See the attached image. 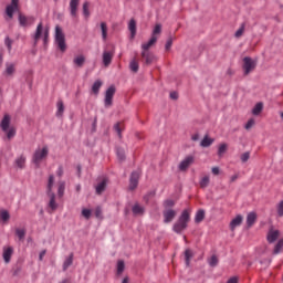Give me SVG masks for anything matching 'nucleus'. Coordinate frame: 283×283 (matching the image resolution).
I'll use <instances>...</instances> for the list:
<instances>
[{"mask_svg":"<svg viewBox=\"0 0 283 283\" xmlns=\"http://www.w3.org/2000/svg\"><path fill=\"white\" fill-rule=\"evenodd\" d=\"M191 220V212L189 209H186L181 212L178 220L172 226V231L175 233H182L189 224V221Z\"/></svg>","mask_w":283,"mask_h":283,"instance_id":"nucleus-1","label":"nucleus"},{"mask_svg":"<svg viewBox=\"0 0 283 283\" xmlns=\"http://www.w3.org/2000/svg\"><path fill=\"white\" fill-rule=\"evenodd\" d=\"M10 115H4L0 123V127L3 134H6L8 140H12V138L17 136V128H14V126H10Z\"/></svg>","mask_w":283,"mask_h":283,"instance_id":"nucleus-2","label":"nucleus"},{"mask_svg":"<svg viewBox=\"0 0 283 283\" xmlns=\"http://www.w3.org/2000/svg\"><path fill=\"white\" fill-rule=\"evenodd\" d=\"M49 154H50V148H48V146H43L42 148H36L32 159L34 165L39 167V165H41V163H43V160L48 158Z\"/></svg>","mask_w":283,"mask_h":283,"instance_id":"nucleus-3","label":"nucleus"},{"mask_svg":"<svg viewBox=\"0 0 283 283\" xmlns=\"http://www.w3.org/2000/svg\"><path fill=\"white\" fill-rule=\"evenodd\" d=\"M55 43L61 52L67 50V45L65 44V33H63V29L59 25L55 27Z\"/></svg>","mask_w":283,"mask_h":283,"instance_id":"nucleus-4","label":"nucleus"},{"mask_svg":"<svg viewBox=\"0 0 283 283\" xmlns=\"http://www.w3.org/2000/svg\"><path fill=\"white\" fill-rule=\"evenodd\" d=\"M255 67H258V62H255V60H253V59H251L249 56H245L243 59L242 69H243L244 76H249V74L251 72H253V70H255Z\"/></svg>","mask_w":283,"mask_h":283,"instance_id":"nucleus-5","label":"nucleus"},{"mask_svg":"<svg viewBox=\"0 0 283 283\" xmlns=\"http://www.w3.org/2000/svg\"><path fill=\"white\" fill-rule=\"evenodd\" d=\"M18 21L21 25V28H28L30 25H34V17L32 15H23V13H19Z\"/></svg>","mask_w":283,"mask_h":283,"instance_id":"nucleus-6","label":"nucleus"},{"mask_svg":"<svg viewBox=\"0 0 283 283\" xmlns=\"http://www.w3.org/2000/svg\"><path fill=\"white\" fill-rule=\"evenodd\" d=\"M163 216H164V223L169 224L174 222V219L176 218V216H178V212L174 209L167 208V209H164Z\"/></svg>","mask_w":283,"mask_h":283,"instance_id":"nucleus-7","label":"nucleus"},{"mask_svg":"<svg viewBox=\"0 0 283 283\" xmlns=\"http://www.w3.org/2000/svg\"><path fill=\"white\" fill-rule=\"evenodd\" d=\"M19 10V0H11V3L6 8V14L8 19H13L14 12Z\"/></svg>","mask_w":283,"mask_h":283,"instance_id":"nucleus-8","label":"nucleus"},{"mask_svg":"<svg viewBox=\"0 0 283 283\" xmlns=\"http://www.w3.org/2000/svg\"><path fill=\"white\" fill-rule=\"evenodd\" d=\"M116 94V87L109 86L105 93V107H112L114 95Z\"/></svg>","mask_w":283,"mask_h":283,"instance_id":"nucleus-9","label":"nucleus"},{"mask_svg":"<svg viewBox=\"0 0 283 283\" xmlns=\"http://www.w3.org/2000/svg\"><path fill=\"white\" fill-rule=\"evenodd\" d=\"M142 61L145 65H151L154 61H156V55L151 53V51H142Z\"/></svg>","mask_w":283,"mask_h":283,"instance_id":"nucleus-10","label":"nucleus"},{"mask_svg":"<svg viewBox=\"0 0 283 283\" xmlns=\"http://www.w3.org/2000/svg\"><path fill=\"white\" fill-rule=\"evenodd\" d=\"M43 34H45V31H43V22H40L35 29V32L33 33L34 45H36L39 41L43 39Z\"/></svg>","mask_w":283,"mask_h":283,"instance_id":"nucleus-11","label":"nucleus"},{"mask_svg":"<svg viewBox=\"0 0 283 283\" xmlns=\"http://www.w3.org/2000/svg\"><path fill=\"white\" fill-rule=\"evenodd\" d=\"M3 76H14L17 73V63L7 62L4 65Z\"/></svg>","mask_w":283,"mask_h":283,"instance_id":"nucleus-12","label":"nucleus"},{"mask_svg":"<svg viewBox=\"0 0 283 283\" xmlns=\"http://www.w3.org/2000/svg\"><path fill=\"white\" fill-rule=\"evenodd\" d=\"M193 156L186 157L180 164H179V170L180 171H187L191 165H193Z\"/></svg>","mask_w":283,"mask_h":283,"instance_id":"nucleus-13","label":"nucleus"},{"mask_svg":"<svg viewBox=\"0 0 283 283\" xmlns=\"http://www.w3.org/2000/svg\"><path fill=\"white\" fill-rule=\"evenodd\" d=\"M114 59V52L112 51H104L102 55V61L105 67H109L112 65V61Z\"/></svg>","mask_w":283,"mask_h":283,"instance_id":"nucleus-14","label":"nucleus"},{"mask_svg":"<svg viewBox=\"0 0 283 283\" xmlns=\"http://www.w3.org/2000/svg\"><path fill=\"white\" fill-rule=\"evenodd\" d=\"M49 196V209L50 213L56 211L59 209V203H56V195L54 192L48 193Z\"/></svg>","mask_w":283,"mask_h":283,"instance_id":"nucleus-15","label":"nucleus"},{"mask_svg":"<svg viewBox=\"0 0 283 283\" xmlns=\"http://www.w3.org/2000/svg\"><path fill=\"white\" fill-rule=\"evenodd\" d=\"M140 178V174L138 171H134L130 176V184H129V189L130 191H134L136 187H138V180Z\"/></svg>","mask_w":283,"mask_h":283,"instance_id":"nucleus-16","label":"nucleus"},{"mask_svg":"<svg viewBox=\"0 0 283 283\" xmlns=\"http://www.w3.org/2000/svg\"><path fill=\"white\" fill-rule=\"evenodd\" d=\"M13 253H14V249L12 247L3 248L2 258L6 262V264H10V260H11Z\"/></svg>","mask_w":283,"mask_h":283,"instance_id":"nucleus-17","label":"nucleus"},{"mask_svg":"<svg viewBox=\"0 0 283 283\" xmlns=\"http://www.w3.org/2000/svg\"><path fill=\"white\" fill-rule=\"evenodd\" d=\"M81 3V0H70V12L71 17H76L78 12V4Z\"/></svg>","mask_w":283,"mask_h":283,"instance_id":"nucleus-18","label":"nucleus"},{"mask_svg":"<svg viewBox=\"0 0 283 283\" xmlns=\"http://www.w3.org/2000/svg\"><path fill=\"white\" fill-rule=\"evenodd\" d=\"M157 41H158V36L156 35L151 36L148 42L142 44V51L149 52V49L153 45H156Z\"/></svg>","mask_w":283,"mask_h":283,"instance_id":"nucleus-19","label":"nucleus"},{"mask_svg":"<svg viewBox=\"0 0 283 283\" xmlns=\"http://www.w3.org/2000/svg\"><path fill=\"white\" fill-rule=\"evenodd\" d=\"M243 220H244V218L241 214H238L234 219L231 220L230 230L235 231V228L240 227V224H242Z\"/></svg>","mask_w":283,"mask_h":283,"instance_id":"nucleus-20","label":"nucleus"},{"mask_svg":"<svg viewBox=\"0 0 283 283\" xmlns=\"http://www.w3.org/2000/svg\"><path fill=\"white\" fill-rule=\"evenodd\" d=\"M280 238V231L271 229L268 233V242L273 243Z\"/></svg>","mask_w":283,"mask_h":283,"instance_id":"nucleus-21","label":"nucleus"},{"mask_svg":"<svg viewBox=\"0 0 283 283\" xmlns=\"http://www.w3.org/2000/svg\"><path fill=\"white\" fill-rule=\"evenodd\" d=\"M255 220H258V214H255V212H250L247 217L248 227L250 228L255 224Z\"/></svg>","mask_w":283,"mask_h":283,"instance_id":"nucleus-22","label":"nucleus"},{"mask_svg":"<svg viewBox=\"0 0 283 283\" xmlns=\"http://www.w3.org/2000/svg\"><path fill=\"white\" fill-rule=\"evenodd\" d=\"M128 30L130 32V39H134L136 36V20L130 19Z\"/></svg>","mask_w":283,"mask_h":283,"instance_id":"nucleus-23","label":"nucleus"},{"mask_svg":"<svg viewBox=\"0 0 283 283\" xmlns=\"http://www.w3.org/2000/svg\"><path fill=\"white\" fill-rule=\"evenodd\" d=\"M216 139L210 138L209 135H206L203 139L201 140L200 145L201 147H211L213 145Z\"/></svg>","mask_w":283,"mask_h":283,"instance_id":"nucleus-24","label":"nucleus"},{"mask_svg":"<svg viewBox=\"0 0 283 283\" xmlns=\"http://www.w3.org/2000/svg\"><path fill=\"white\" fill-rule=\"evenodd\" d=\"M10 220V212L8 210H0V222L6 224Z\"/></svg>","mask_w":283,"mask_h":283,"instance_id":"nucleus-25","label":"nucleus"},{"mask_svg":"<svg viewBox=\"0 0 283 283\" xmlns=\"http://www.w3.org/2000/svg\"><path fill=\"white\" fill-rule=\"evenodd\" d=\"M107 187V179H103L97 186H96V193L101 196L103 191H105Z\"/></svg>","mask_w":283,"mask_h":283,"instance_id":"nucleus-26","label":"nucleus"},{"mask_svg":"<svg viewBox=\"0 0 283 283\" xmlns=\"http://www.w3.org/2000/svg\"><path fill=\"white\" fill-rule=\"evenodd\" d=\"M73 262H74V254H70L63 263V271H67V269L72 266Z\"/></svg>","mask_w":283,"mask_h":283,"instance_id":"nucleus-27","label":"nucleus"},{"mask_svg":"<svg viewBox=\"0 0 283 283\" xmlns=\"http://www.w3.org/2000/svg\"><path fill=\"white\" fill-rule=\"evenodd\" d=\"M73 63L77 67H83V65H85V56L78 55V56L74 57Z\"/></svg>","mask_w":283,"mask_h":283,"instance_id":"nucleus-28","label":"nucleus"},{"mask_svg":"<svg viewBox=\"0 0 283 283\" xmlns=\"http://www.w3.org/2000/svg\"><path fill=\"white\" fill-rule=\"evenodd\" d=\"M229 149V145L228 144H220L218 147V156L219 158H222V156H224V154H227V150Z\"/></svg>","mask_w":283,"mask_h":283,"instance_id":"nucleus-29","label":"nucleus"},{"mask_svg":"<svg viewBox=\"0 0 283 283\" xmlns=\"http://www.w3.org/2000/svg\"><path fill=\"white\" fill-rule=\"evenodd\" d=\"M262 109H264V105L262 103L255 104V106L252 109L253 116H260V114H262Z\"/></svg>","mask_w":283,"mask_h":283,"instance_id":"nucleus-30","label":"nucleus"},{"mask_svg":"<svg viewBox=\"0 0 283 283\" xmlns=\"http://www.w3.org/2000/svg\"><path fill=\"white\" fill-rule=\"evenodd\" d=\"M114 129L117 133V136L122 138L123 129H125V124H123L122 122H118L117 124L114 125Z\"/></svg>","mask_w":283,"mask_h":283,"instance_id":"nucleus-31","label":"nucleus"},{"mask_svg":"<svg viewBox=\"0 0 283 283\" xmlns=\"http://www.w3.org/2000/svg\"><path fill=\"white\" fill-rule=\"evenodd\" d=\"M52 187H54V175L49 176V181H48V185H46V193H54L52 191Z\"/></svg>","mask_w":283,"mask_h":283,"instance_id":"nucleus-32","label":"nucleus"},{"mask_svg":"<svg viewBox=\"0 0 283 283\" xmlns=\"http://www.w3.org/2000/svg\"><path fill=\"white\" fill-rule=\"evenodd\" d=\"M133 213L135 216H143L145 213V208L137 203L133 207Z\"/></svg>","mask_w":283,"mask_h":283,"instance_id":"nucleus-33","label":"nucleus"},{"mask_svg":"<svg viewBox=\"0 0 283 283\" xmlns=\"http://www.w3.org/2000/svg\"><path fill=\"white\" fill-rule=\"evenodd\" d=\"M56 107H57L56 116H59V117L63 116V112H65V105L63 104V102L61 99L57 101Z\"/></svg>","mask_w":283,"mask_h":283,"instance_id":"nucleus-34","label":"nucleus"},{"mask_svg":"<svg viewBox=\"0 0 283 283\" xmlns=\"http://www.w3.org/2000/svg\"><path fill=\"white\" fill-rule=\"evenodd\" d=\"M99 28H101V31H102L103 41H107V23L106 22H101Z\"/></svg>","mask_w":283,"mask_h":283,"instance_id":"nucleus-35","label":"nucleus"},{"mask_svg":"<svg viewBox=\"0 0 283 283\" xmlns=\"http://www.w3.org/2000/svg\"><path fill=\"white\" fill-rule=\"evenodd\" d=\"M139 65H138V60H136V57H134L130 63H129V70L134 73L138 72L139 70Z\"/></svg>","mask_w":283,"mask_h":283,"instance_id":"nucleus-36","label":"nucleus"},{"mask_svg":"<svg viewBox=\"0 0 283 283\" xmlns=\"http://www.w3.org/2000/svg\"><path fill=\"white\" fill-rule=\"evenodd\" d=\"M65 195V181H60L57 187V196L59 198H63Z\"/></svg>","mask_w":283,"mask_h":283,"instance_id":"nucleus-37","label":"nucleus"},{"mask_svg":"<svg viewBox=\"0 0 283 283\" xmlns=\"http://www.w3.org/2000/svg\"><path fill=\"white\" fill-rule=\"evenodd\" d=\"M15 165L19 169H23L25 167V157L20 156L15 159Z\"/></svg>","mask_w":283,"mask_h":283,"instance_id":"nucleus-38","label":"nucleus"},{"mask_svg":"<svg viewBox=\"0 0 283 283\" xmlns=\"http://www.w3.org/2000/svg\"><path fill=\"white\" fill-rule=\"evenodd\" d=\"M102 86H103V82H101V80L95 81V83L92 86L93 93L98 94V91L101 90Z\"/></svg>","mask_w":283,"mask_h":283,"instance_id":"nucleus-39","label":"nucleus"},{"mask_svg":"<svg viewBox=\"0 0 283 283\" xmlns=\"http://www.w3.org/2000/svg\"><path fill=\"white\" fill-rule=\"evenodd\" d=\"M202 220H205V210H199L196 213L195 222L200 223V222H202Z\"/></svg>","mask_w":283,"mask_h":283,"instance_id":"nucleus-40","label":"nucleus"},{"mask_svg":"<svg viewBox=\"0 0 283 283\" xmlns=\"http://www.w3.org/2000/svg\"><path fill=\"white\" fill-rule=\"evenodd\" d=\"M191 258H193V252L191 250L185 251V260H186V266H189V262H191Z\"/></svg>","mask_w":283,"mask_h":283,"instance_id":"nucleus-41","label":"nucleus"},{"mask_svg":"<svg viewBox=\"0 0 283 283\" xmlns=\"http://www.w3.org/2000/svg\"><path fill=\"white\" fill-rule=\"evenodd\" d=\"M247 28V24L242 23L240 25V28L237 30V32L234 33L235 39H240V36H242V34H244V30Z\"/></svg>","mask_w":283,"mask_h":283,"instance_id":"nucleus-42","label":"nucleus"},{"mask_svg":"<svg viewBox=\"0 0 283 283\" xmlns=\"http://www.w3.org/2000/svg\"><path fill=\"white\" fill-rule=\"evenodd\" d=\"M83 14L86 19H90V2L83 3Z\"/></svg>","mask_w":283,"mask_h":283,"instance_id":"nucleus-43","label":"nucleus"},{"mask_svg":"<svg viewBox=\"0 0 283 283\" xmlns=\"http://www.w3.org/2000/svg\"><path fill=\"white\" fill-rule=\"evenodd\" d=\"M175 206H176V201L171 199H167L166 201H164V209H172V207Z\"/></svg>","mask_w":283,"mask_h":283,"instance_id":"nucleus-44","label":"nucleus"},{"mask_svg":"<svg viewBox=\"0 0 283 283\" xmlns=\"http://www.w3.org/2000/svg\"><path fill=\"white\" fill-rule=\"evenodd\" d=\"M209 176H205L201 180H200V187L201 189H206V187H209Z\"/></svg>","mask_w":283,"mask_h":283,"instance_id":"nucleus-45","label":"nucleus"},{"mask_svg":"<svg viewBox=\"0 0 283 283\" xmlns=\"http://www.w3.org/2000/svg\"><path fill=\"white\" fill-rule=\"evenodd\" d=\"M12 43H14V41H12V39L7 36L6 40H4V45L8 50V52H12Z\"/></svg>","mask_w":283,"mask_h":283,"instance_id":"nucleus-46","label":"nucleus"},{"mask_svg":"<svg viewBox=\"0 0 283 283\" xmlns=\"http://www.w3.org/2000/svg\"><path fill=\"white\" fill-rule=\"evenodd\" d=\"M123 271H125V262L118 261L117 262V275H123Z\"/></svg>","mask_w":283,"mask_h":283,"instance_id":"nucleus-47","label":"nucleus"},{"mask_svg":"<svg viewBox=\"0 0 283 283\" xmlns=\"http://www.w3.org/2000/svg\"><path fill=\"white\" fill-rule=\"evenodd\" d=\"M161 32H163V25L156 24L153 30L151 36H158L157 34H160Z\"/></svg>","mask_w":283,"mask_h":283,"instance_id":"nucleus-48","label":"nucleus"},{"mask_svg":"<svg viewBox=\"0 0 283 283\" xmlns=\"http://www.w3.org/2000/svg\"><path fill=\"white\" fill-rule=\"evenodd\" d=\"M282 247H283V239H281V240L276 243V245H275V248H274V255H277V253H280V252L282 251Z\"/></svg>","mask_w":283,"mask_h":283,"instance_id":"nucleus-49","label":"nucleus"},{"mask_svg":"<svg viewBox=\"0 0 283 283\" xmlns=\"http://www.w3.org/2000/svg\"><path fill=\"white\" fill-rule=\"evenodd\" d=\"M240 158H241V163H249V158H251V153L245 151V153L241 154Z\"/></svg>","mask_w":283,"mask_h":283,"instance_id":"nucleus-50","label":"nucleus"},{"mask_svg":"<svg viewBox=\"0 0 283 283\" xmlns=\"http://www.w3.org/2000/svg\"><path fill=\"white\" fill-rule=\"evenodd\" d=\"M171 45H174V38L172 36H169L167 42H166V45H165V50L167 52H169L171 50Z\"/></svg>","mask_w":283,"mask_h":283,"instance_id":"nucleus-51","label":"nucleus"},{"mask_svg":"<svg viewBox=\"0 0 283 283\" xmlns=\"http://www.w3.org/2000/svg\"><path fill=\"white\" fill-rule=\"evenodd\" d=\"M15 234L19 238V240H23L25 238V230L23 229H17Z\"/></svg>","mask_w":283,"mask_h":283,"instance_id":"nucleus-52","label":"nucleus"},{"mask_svg":"<svg viewBox=\"0 0 283 283\" xmlns=\"http://www.w3.org/2000/svg\"><path fill=\"white\" fill-rule=\"evenodd\" d=\"M82 216H83V218H85L86 220H90V218H92V210H90V209H83V210H82Z\"/></svg>","mask_w":283,"mask_h":283,"instance_id":"nucleus-53","label":"nucleus"},{"mask_svg":"<svg viewBox=\"0 0 283 283\" xmlns=\"http://www.w3.org/2000/svg\"><path fill=\"white\" fill-rule=\"evenodd\" d=\"M42 39H43L44 45H48V41L50 39V30L49 29L44 30V34L42 35Z\"/></svg>","mask_w":283,"mask_h":283,"instance_id":"nucleus-54","label":"nucleus"},{"mask_svg":"<svg viewBox=\"0 0 283 283\" xmlns=\"http://www.w3.org/2000/svg\"><path fill=\"white\" fill-rule=\"evenodd\" d=\"M209 264H210V266H218V256L212 255L209 260Z\"/></svg>","mask_w":283,"mask_h":283,"instance_id":"nucleus-55","label":"nucleus"},{"mask_svg":"<svg viewBox=\"0 0 283 283\" xmlns=\"http://www.w3.org/2000/svg\"><path fill=\"white\" fill-rule=\"evenodd\" d=\"M277 214L280 216V218L283 217V200L277 206Z\"/></svg>","mask_w":283,"mask_h":283,"instance_id":"nucleus-56","label":"nucleus"},{"mask_svg":"<svg viewBox=\"0 0 283 283\" xmlns=\"http://www.w3.org/2000/svg\"><path fill=\"white\" fill-rule=\"evenodd\" d=\"M253 125H255V119L253 118L249 119L248 123L245 124V129H251Z\"/></svg>","mask_w":283,"mask_h":283,"instance_id":"nucleus-57","label":"nucleus"},{"mask_svg":"<svg viewBox=\"0 0 283 283\" xmlns=\"http://www.w3.org/2000/svg\"><path fill=\"white\" fill-rule=\"evenodd\" d=\"M117 157L119 160H123L125 158V150L117 149Z\"/></svg>","mask_w":283,"mask_h":283,"instance_id":"nucleus-58","label":"nucleus"},{"mask_svg":"<svg viewBox=\"0 0 283 283\" xmlns=\"http://www.w3.org/2000/svg\"><path fill=\"white\" fill-rule=\"evenodd\" d=\"M56 175L59 176V178H61V176H63V166H60L57 168Z\"/></svg>","mask_w":283,"mask_h":283,"instance_id":"nucleus-59","label":"nucleus"},{"mask_svg":"<svg viewBox=\"0 0 283 283\" xmlns=\"http://www.w3.org/2000/svg\"><path fill=\"white\" fill-rule=\"evenodd\" d=\"M170 98H171L172 101H178V94H177L176 92H171V93H170Z\"/></svg>","mask_w":283,"mask_h":283,"instance_id":"nucleus-60","label":"nucleus"},{"mask_svg":"<svg viewBox=\"0 0 283 283\" xmlns=\"http://www.w3.org/2000/svg\"><path fill=\"white\" fill-rule=\"evenodd\" d=\"M238 178H240V175H238V174L231 176L230 177V182H235V180H238Z\"/></svg>","mask_w":283,"mask_h":283,"instance_id":"nucleus-61","label":"nucleus"},{"mask_svg":"<svg viewBox=\"0 0 283 283\" xmlns=\"http://www.w3.org/2000/svg\"><path fill=\"white\" fill-rule=\"evenodd\" d=\"M212 174H213V176H218L220 174V168L219 167H213L212 168Z\"/></svg>","mask_w":283,"mask_h":283,"instance_id":"nucleus-62","label":"nucleus"},{"mask_svg":"<svg viewBox=\"0 0 283 283\" xmlns=\"http://www.w3.org/2000/svg\"><path fill=\"white\" fill-rule=\"evenodd\" d=\"M200 139V135L199 134H195L191 136V140L196 142Z\"/></svg>","mask_w":283,"mask_h":283,"instance_id":"nucleus-63","label":"nucleus"},{"mask_svg":"<svg viewBox=\"0 0 283 283\" xmlns=\"http://www.w3.org/2000/svg\"><path fill=\"white\" fill-rule=\"evenodd\" d=\"M228 283H238V277L233 276L230 280H228Z\"/></svg>","mask_w":283,"mask_h":283,"instance_id":"nucleus-64","label":"nucleus"}]
</instances>
